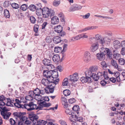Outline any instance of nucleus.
<instances>
[{
  "instance_id": "1",
  "label": "nucleus",
  "mask_w": 125,
  "mask_h": 125,
  "mask_svg": "<svg viewBox=\"0 0 125 125\" xmlns=\"http://www.w3.org/2000/svg\"><path fill=\"white\" fill-rule=\"evenodd\" d=\"M59 81V79L54 80L43 78L41 82L44 85L48 86V88L51 93H52L54 91L56 85L58 83Z\"/></svg>"
},
{
  "instance_id": "2",
  "label": "nucleus",
  "mask_w": 125,
  "mask_h": 125,
  "mask_svg": "<svg viewBox=\"0 0 125 125\" xmlns=\"http://www.w3.org/2000/svg\"><path fill=\"white\" fill-rule=\"evenodd\" d=\"M30 119L32 121V125H45L47 122L42 120H40L38 121V116L33 113H30L29 114Z\"/></svg>"
},
{
  "instance_id": "3",
  "label": "nucleus",
  "mask_w": 125,
  "mask_h": 125,
  "mask_svg": "<svg viewBox=\"0 0 125 125\" xmlns=\"http://www.w3.org/2000/svg\"><path fill=\"white\" fill-rule=\"evenodd\" d=\"M42 9V15L44 18H47L49 16L52 17L55 15V12L54 11L47 7H44Z\"/></svg>"
},
{
  "instance_id": "4",
  "label": "nucleus",
  "mask_w": 125,
  "mask_h": 125,
  "mask_svg": "<svg viewBox=\"0 0 125 125\" xmlns=\"http://www.w3.org/2000/svg\"><path fill=\"white\" fill-rule=\"evenodd\" d=\"M90 41L91 42L90 50L91 52H94L98 49L99 45L94 37L91 38Z\"/></svg>"
},
{
  "instance_id": "5",
  "label": "nucleus",
  "mask_w": 125,
  "mask_h": 125,
  "mask_svg": "<svg viewBox=\"0 0 125 125\" xmlns=\"http://www.w3.org/2000/svg\"><path fill=\"white\" fill-rule=\"evenodd\" d=\"M37 105L34 104V103L32 102H30L28 104H24V108L26 109L28 111L34 110H36V111H37Z\"/></svg>"
},
{
  "instance_id": "6",
  "label": "nucleus",
  "mask_w": 125,
  "mask_h": 125,
  "mask_svg": "<svg viewBox=\"0 0 125 125\" xmlns=\"http://www.w3.org/2000/svg\"><path fill=\"white\" fill-rule=\"evenodd\" d=\"M100 52L104 56L105 55L107 54L109 56V58H111V57L112 55L109 49L107 48H101Z\"/></svg>"
},
{
  "instance_id": "7",
  "label": "nucleus",
  "mask_w": 125,
  "mask_h": 125,
  "mask_svg": "<svg viewBox=\"0 0 125 125\" xmlns=\"http://www.w3.org/2000/svg\"><path fill=\"white\" fill-rule=\"evenodd\" d=\"M79 79L78 73H73L71 77V81L73 83H72L71 84L73 86H75L76 83L75 82L78 81Z\"/></svg>"
},
{
  "instance_id": "8",
  "label": "nucleus",
  "mask_w": 125,
  "mask_h": 125,
  "mask_svg": "<svg viewBox=\"0 0 125 125\" xmlns=\"http://www.w3.org/2000/svg\"><path fill=\"white\" fill-rule=\"evenodd\" d=\"M91 59V54L90 52L88 51L85 52L83 57V61L85 62H88L90 61Z\"/></svg>"
},
{
  "instance_id": "9",
  "label": "nucleus",
  "mask_w": 125,
  "mask_h": 125,
  "mask_svg": "<svg viewBox=\"0 0 125 125\" xmlns=\"http://www.w3.org/2000/svg\"><path fill=\"white\" fill-rule=\"evenodd\" d=\"M51 72L47 70H44L43 72L44 77H46L47 79L52 80L51 79L52 73Z\"/></svg>"
},
{
  "instance_id": "10",
  "label": "nucleus",
  "mask_w": 125,
  "mask_h": 125,
  "mask_svg": "<svg viewBox=\"0 0 125 125\" xmlns=\"http://www.w3.org/2000/svg\"><path fill=\"white\" fill-rule=\"evenodd\" d=\"M80 80L83 83H90L92 82L91 78L87 76L83 77L80 78Z\"/></svg>"
},
{
  "instance_id": "11",
  "label": "nucleus",
  "mask_w": 125,
  "mask_h": 125,
  "mask_svg": "<svg viewBox=\"0 0 125 125\" xmlns=\"http://www.w3.org/2000/svg\"><path fill=\"white\" fill-rule=\"evenodd\" d=\"M50 17L51 19V22L52 24L55 25L58 23L59 20L58 17L54 15Z\"/></svg>"
},
{
  "instance_id": "12",
  "label": "nucleus",
  "mask_w": 125,
  "mask_h": 125,
  "mask_svg": "<svg viewBox=\"0 0 125 125\" xmlns=\"http://www.w3.org/2000/svg\"><path fill=\"white\" fill-rule=\"evenodd\" d=\"M51 71L52 72V75L51 76V79L54 80H56L59 79H56L58 77V72L56 70V71H54L53 70H51Z\"/></svg>"
},
{
  "instance_id": "13",
  "label": "nucleus",
  "mask_w": 125,
  "mask_h": 125,
  "mask_svg": "<svg viewBox=\"0 0 125 125\" xmlns=\"http://www.w3.org/2000/svg\"><path fill=\"white\" fill-rule=\"evenodd\" d=\"M98 28V26H92L87 27L84 29H82L81 30L78 31L79 32H84L88 30H91L95 29Z\"/></svg>"
},
{
  "instance_id": "14",
  "label": "nucleus",
  "mask_w": 125,
  "mask_h": 125,
  "mask_svg": "<svg viewBox=\"0 0 125 125\" xmlns=\"http://www.w3.org/2000/svg\"><path fill=\"white\" fill-rule=\"evenodd\" d=\"M44 101H42L39 103L38 106L37 105V111H36V112H38L39 110H42V108L44 107Z\"/></svg>"
},
{
  "instance_id": "15",
  "label": "nucleus",
  "mask_w": 125,
  "mask_h": 125,
  "mask_svg": "<svg viewBox=\"0 0 125 125\" xmlns=\"http://www.w3.org/2000/svg\"><path fill=\"white\" fill-rule=\"evenodd\" d=\"M82 7L80 6H78L76 4L72 5L71 7V11H74L76 10L80 9Z\"/></svg>"
},
{
  "instance_id": "16",
  "label": "nucleus",
  "mask_w": 125,
  "mask_h": 125,
  "mask_svg": "<svg viewBox=\"0 0 125 125\" xmlns=\"http://www.w3.org/2000/svg\"><path fill=\"white\" fill-rule=\"evenodd\" d=\"M113 44L114 47L115 49H118L121 47L120 42L118 40L114 41L113 42Z\"/></svg>"
},
{
  "instance_id": "17",
  "label": "nucleus",
  "mask_w": 125,
  "mask_h": 125,
  "mask_svg": "<svg viewBox=\"0 0 125 125\" xmlns=\"http://www.w3.org/2000/svg\"><path fill=\"white\" fill-rule=\"evenodd\" d=\"M97 59L100 61L104 60L105 56L101 52L100 53H97L96 55Z\"/></svg>"
},
{
  "instance_id": "18",
  "label": "nucleus",
  "mask_w": 125,
  "mask_h": 125,
  "mask_svg": "<svg viewBox=\"0 0 125 125\" xmlns=\"http://www.w3.org/2000/svg\"><path fill=\"white\" fill-rule=\"evenodd\" d=\"M22 114H23V113L20 112H16L13 113L14 116L16 119H20Z\"/></svg>"
},
{
  "instance_id": "19",
  "label": "nucleus",
  "mask_w": 125,
  "mask_h": 125,
  "mask_svg": "<svg viewBox=\"0 0 125 125\" xmlns=\"http://www.w3.org/2000/svg\"><path fill=\"white\" fill-rule=\"evenodd\" d=\"M55 31L56 32L58 33H60L63 30V28L62 26L59 25L55 27L54 28Z\"/></svg>"
},
{
  "instance_id": "20",
  "label": "nucleus",
  "mask_w": 125,
  "mask_h": 125,
  "mask_svg": "<svg viewBox=\"0 0 125 125\" xmlns=\"http://www.w3.org/2000/svg\"><path fill=\"white\" fill-rule=\"evenodd\" d=\"M113 74L114 76L116 77L117 81L118 82H120L121 79L120 77V73L117 71H115L114 73Z\"/></svg>"
},
{
  "instance_id": "21",
  "label": "nucleus",
  "mask_w": 125,
  "mask_h": 125,
  "mask_svg": "<svg viewBox=\"0 0 125 125\" xmlns=\"http://www.w3.org/2000/svg\"><path fill=\"white\" fill-rule=\"evenodd\" d=\"M54 43L57 44L60 42L61 41V38L59 36H56L54 37L53 39Z\"/></svg>"
},
{
  "instance_id": "22",
  "label": "nucleus",
  "mask_w": 125,
  "mask_h": 125,
  "mask_svg": "<svg viewBox=\"0 0 125 125\" xmlns=\"http://www.w3.org/2000/svg\"><path fill=\"white\" fill-rule=\"evenodd\" d=\"M53 61L56 62H58L60 60V58L59 56L57 54L54 55L52 58Z\"/></svg>"
},
{
  "instance_id": "23",
  "label": "nucleus",
  "mask_w": 125,
  "mask_h": 125,
  "mask_svg": "<svg viewBox=\"0 0 125 125\" xmlns=\"http://www.w3.org/2000/svg\"><path fill=\"white\" fill-rule=\"evenodd\" d=\"M11 115V113L10 112L7 113H5L3 114H2L1 115L2 116L3 118L5 119L8 120L10 116Z\"/></svg>"
},
{
  "instance_id": "24",
  "label": "nucleus",
  "mask_w": 125,
  "mask_h": 125,
  "mask_svg": "<svg viewBox=\"0 0 125 125\" xmlns=\"http://www.w3.org/2000/svg\"><path fill=\"white\" fill-rule=\"evenodd\" d=\"M43 63L45 65L48 66L51 64L52 62L51 61L46 59H44L42 61Z\"/></svg>"
},
{
  "instance_id": "25",
  "label": "nucleus",
  "mask_w": 125,
  "mask_h": 125,
  "mask_svg": "<svg viewBox=\"0 0 125 125\" xmlns=\"http://www.w3.org/2000/svg\"><path fill=\"white\" fill-rule=\"evenodd\" d=\"M36 14L38 16L42 15V9L41 8H37L36 11Z\"/></svg>"
},
{
  "instance_id": "26",
  "label": "nucleus",
  "mask_w": 125,
  "mask_h": 125,
  "mask_svg": "<svg viewBox=\"0 0 125 125\" xmlns=\"http://www.w3.org/2000/svg\"><path fill=\"white\" fill-rule=\"evenodd\" d=\"M43 97L41 95H34V98L36 100H38V101H43Z\"/></svg>"
},
{
  "instance_id": "27",
  "label": "nucleus",
  "mask_w": 125,
  "mask_h": 125,
  "mask_svg": "<svg viewBox=\"0 0 125 125\" xmlns=\"http://www.w3.org/2000/svg\"><path fill=\"white\" fill-rule=\"evenodd\" d=\"M13 104L16 107L20 108H24V105H21L20 103H13Z\"/></svg>"
},
{
  "instance_id": "28",
  "label": "nucleus",
  "mask_w": 125,
  "mask_h": 125,
  "mask_svg": "<svg viewBox=\"0 0 125 125\" xmlns=\"http://www.w3.org/2000/svg\"><path fill=\"white\" fill-rule=\"evenodd\" d=\"M7 101L6 102V105L7 106H13V102H12V100H11L10 99H7Z\"/></svg>"
},
{
  "instance_id": "29",
  "label": "nucleus",
  "mask_w": 125,
  "mask_h": 125,
  "mask_svg": "<svg viewBox=\"0 0 125 125\" xmlns=\"http://www.w3.org/2000/svg\"><path fill=\"white\" fill-rule=\"evenodd\" d=\"M37 7L33 4H31L30 5L29 8L30 10L32 11H34L36 10Z\"/></svg>"
},
{
  "instance_id": "30",
  "label": "nucleus",
  "mask_w": 125,
  "mask_h": 125,
  "mask_svg": "<svg viewBox=\"0 0 125 125\" xmlns=\"http://www.w3.org/2000/svg\"><path fill=\"white\" fill-rule=\"evenodd\" d=\"M2 109V111H1V114H3L5 113H7L9 112L8 111H9V110L6 107L4 106V107H0Z\"/></svg>"
},
{
  "instance_id": "31",
  "label": "nucleus",
  "mask_w": 125,
  "mask_h": 125,
  "mask_svg": "<svg viewBox=\"0 0 125 125\" xmlns=\"http://www.w3.org/2000/svg\"><path fill=\"white\" fill-rule=\"evenodd\" d=\"M104 72L103 73H102L100 72H98L97 74L98 79H103L104 78Z\"/></svg>"
},
{
  "instance_id": "32",
  "label": "nucleus",
  "mask_w": 125,
  "mask_h": 125,
  "mask_svg": "<svg viewBox=\"0 0 125 125\" xmlns=\"http://www.w3.org/2000/svg\"><path fill=\"white\" fill-rule=\"evenodd\" d=\"M62 51H63L62 50V47H55L54 49V52L56 53H58L61 52Z\"/></svg>"
},
{
  "instance_id": "33",
  "label": "nucleus",
  "mask_w": 125,
  "mask_h": 125,
  "mask_svg": "<svg viewBox=\"0 0 125 125\" xmlns=\"http://www.w3.org/2000/svg\"><path fill=\"white\" fill-rule=\"evenodd\" d=\"M4 14L6 18H9L10 17V14L8 10L5 9L4 10Z\"/></svg>"
},
{
  "instance_id": "34",
  "label": "nucleus",
  "mask_w": 125,
  "mask_h": 125,
  "mask_svg": "<svg viewBox=\"0 0 125 125\" xmlns=\"http://www.w3.org/2000/svg\"><path fill=\"white\" fill-rule=\"evenodd\" d=\"M111 62L114 68H115L117 67L118 64L116 61L112 59L111 61Z\"/></svg>"
},
{
  "instance_id": "35",
  "label": "nucleus",
  "mask_w": 125,
  "mask_h": 125,
  "mask_svg": "<svg viewBox=\"0 0 125 125\" xmlns=\"http://www.w3.org/2000/svg\"><path fill=\"white\" fill-rule=\"evenodd\" d=\"M118 62L119 64L121 65H124L125 63V59L122 58H120L119 59Z\"/></svg>"
},
{
  "instance_id": "36",
  "label": "nucleus",
  "mask_w": 125,
  "mask_h": 125,
  "mask_svg": "<svg viewBox=\"0 0 125 125\" xmlns=\"http://www.w3.org/2000/svg\"><path fill=\"white\" fill-rule=\"evenodd\" d=\"M60 3V0H54L53 2V5L55 6H58Z\"/></svg>"
},
{
  "instance_id": "37",
  "label": "nucleus",
  "mask_w": 125,
  "mask_h": 125,
  "mask_svg": "<svg viewBox=\"0 0 125 125\" xmlns=\"http://www.w3.org/2000/svg\"><path fill=\"white\" fill-rule=\"evenodd\" d=\"M52 38L50 36H47L45 38V40L47 43H51L52 42Z\"/></svg>"
},
{
  "instance_id": "38",
  "label": "nucleus",
  "mask_w": 125,
  "mask_h": 125,
  "mask_svg": "<svg viewBox=\"0 0 125 125\" xmlns=\"http://www.w3.org/2000/svg\"><path fill=\"white\" fill-rule=\"evenodd\" d=\"M98 69V67L97 66H94L90 67V70H91L93 72H95Z\"/></svg>"
},
{
  "instance_id": "39",
  "label": "nucleus",
  "mask_w": 125,
  "mask_h": 125,
  "mask_svg": "<svg viewBox=\"0 0 125 125\" xmlns=\"http://www.w3.org/2000/svg\"><path fill=\"white\" fill-rule=\"evenodd\" d=\"M114 58L116 60H118L120 57V54L118 52L115 53L113 55Z\"/></svg>"
},
{
  "instance_id": "40",
  "label": "nucleus",
  "mask_w": 125,
  "mask_h": 125,
  "mask_svg": "<svg viewBox=\"0 0 125 125\" xmlns=\"http://www.w3.org/2000/svg\"><path fill=\"white\" fill-rule=\"evenodd\" d=\"M28 8L27 5L25 4H23L21 6V9L23 10H26Z\"/></svg>"
},
{
  "instance_id": "41",
  "label": "nucleus",
  "mask_w": 125,
  "mask_h": 125,
  "mask_svg": "<svg viewBox=\"0 0 125 125\" xmlns=\"http://www.w3.org/2000/svg\"><path fill=\"white\" fill-rule=\"evenodd\" d=\"M92 77L95 81H97L98 80L97 75L94 73H93L92 74Z\"/></svg>"
},
{
  "instance_id": "42",
  "label": "nucleus",
  "mask_w": 125,
  "mask_h": 125,
  "mask_svg": "<svg viewBox=\"0 0 125 125\" xmlns=\"http://www.w3.org/2000/svg\"><path fill=\"white\" fill-rule=\"evenodd\" d=\"M80 39V34H79L75 37H72L71 40L74 41L79 40Z\"/></svg>"
},
{
  "instance_id": "43",
  "label": "nucleus",
  "mask_w": 125,
  "mask_h": 125,
  "mask_svg": "<svg viewBox=\"0 0 125 125\" xmlns=\"http://www.w3.org/2000/svg\"><path fill=\"white\" fill-rule=\"evenodd\" d=\"M20 119L21 121L23 122V123L24 122L26 121V120H28L27 117L26 116H24L23 114L22 115Z\"/></svg>"
},
{
  "instance_id": "44",
  "label": "nucleus",
  "mask_w": 125,
  "mask_h": 125,
  "mask_svg": "<svg viewBox=\"0 0 125 125\" xmlns=\"http://www.w3.org/2000/svg\"><path fill=\"white\" fill-rule=\"evenodd\" d=\"M68 79L66 78H65L63 81L62 82V85L63 86H67L68 84Z\"/></svg>"
},
{
  "instance_id": "45",
  "label": "nucleus",
  "mask_w": 125,
  "mask_h": 125,
  "mask_svg": "<svg viewBox=\"0 0 125 125\" xmlns=\"http://www.w3.org/2000/svg\"><path fill=\"white\" fill-rule=\"evenodd\" d=\"M29 19L31 23L34 24L35 23L36 20L34 17L33 16H30Z\"/></svg>"
},
{
  "instance_id": "46",
  "label": "nucleus",
  "mask_w": 125,
  "mask_h": 125,
  "mask_svg": "<svg viewBox=\"0 0 125 125\" xmlns=\"http://www.w3.org/2000/svg\"><path fill=\"white\" fill-rule=\"evenodd\" d=\"M33 92L35 94V95L40 94V89L38 88H37L34 89L33 91Z\"/></svg>"
},
{
  "instance_id": "47",
  "label": "nucleus",
  "mask_w": 125,
  "mask_h": 125,
  "mask_svg": "<svg viewBox=\"0 0 125 125\" xmlns=\"http://www.w3.org/2000/svg\"><path fill=\"white\" fill-rule=\"evenodd\" d=\"M69 90H64L63 92V93L64 95L66 96H68L70 94L69 93Z\"/></svg>"
},
{
  "instance_id": "48",
  "label": "nucleus",
  "mask_w": 125,
  "mask_h": 125,
  "mask_svg": "<svg viewBox=\"0 0 125 125\" xmlns=\"http://www.w3.org/2000/svg\"><path fill=\"white\" fill-rule=\"evenodd\" d=\"M9 121L11 125H17L16 122L12 118L10 119Z\"/></svg>"
},
{
  "instance_id": "49",
  "label": "nucleus",
  "mask_w": 125,
  "mask_h": 125,
  "mask_svg": "<svg viewBox=\"0 0 125 125\" xmlns=\"http://www.w3.org/2000/svg\"><path fill=\"white\" fill-rule=\"evenodd\" d=\"M72 109L75 111H76V112L78 114L77 111L79 109V106L78 105H74L72 108Z\"/></svg>"
},
{
  "instance_id": "50",
  "label": "nucleus",
  "mask_w": 125,
  "mask_h": 125,
  "mask_svg": "<svg viewBox=\"0 0 125 125\" xmlns=\"http://www.w3.org/2000/svg\"><path fill=\"white\" fill-rule=\"evenodd\" d=\"M80 38H87L88 36L86 34V33H83L80 34Z\"/></svg>"
},
{
  "instance_id": "51",
  "label": "nucleus",
  "mask_w": 125,
  "mask_h": 125,
  "mask_svg": "<svg viewBox=\"0 0 125 125\" xmlns=\"http://www.w3.org/2000/svg\"><path fill=\"white\" fill-rule=\"evenodd\" d=\"M75 121H79V122H82L83 121V119L81 117H77L76 118H75Z\"/></svg>"
},
{
  "instance_id": "52",
  "label": "nucleus",
  "mask_w": 125,
  "mask_h": 125,
  "mask_svg": "<svg viewBox=\"0 0 125 125\" xmlns=\"http://www.w3.org/2000/svg\"><path fill=\"white\" fill-rule=\"evenodd\" d=\"M9 1H6L4 3L3 6L5 8H6L9 6Z\"/></svg>"
},
{
  "instance_id": "53",
  "label": "nucleus",
  "mask_w": 125,
  "mask_h": 125,
  "mask_svg": "<svg viewBox=\"0 0 125 125\" xmlns=\"http://www.w3.org/2000/svg\"><path fill=\"white\" fill-rule=\"evenodd\" d=\"M11 6L15 9H17L19 8L18 5L15 3H13L11 4Z\"/></svg>"
},
{
  "instance_id": "54",
  "label": "nucleus",
  "mask_w": 125,
  "mask_h": 125,
  "mask_svg": "<svg viewBox=\"0 0 125 125\" xmlns=\"http://www.w3.org/2000/svg\"><path fill=\"white\" fill-rule=\"evenodd\" d=\"M26 100L29 101L32 100L33 98L30 95H29L26 96L25 98Z\"/></svg>"
},
{
  "instance_id": "55",
  "label": "nucleus",
  "mask_w": 125,
  "mask_h": 125,
  "mask_svg": "<svg viewBox=\"0 0 125 125\" xmlns=\"http://www.w3.org/2000/svg\"><path fill=\"white\" fill-rule=\"evenodd\" d=\"M59 122L61 125H67L66 122L62 120H59Z\"/></svg>"
},
{
  "instance_id": "56",
  "label": "nucleus",
  "mask_w": 125,
  "mask_h": 125,
  "mask_svg": "<svg viewBox=\"0 0 125 125\" xmlns=\"http://www.w3.org/2000/svg\"><path fill=\"white\" fill-rule=\"evenodd\" d=\"M101 64L103 68H106L107 66L106 63L105 61L102 62H101Z\"/></svg>"
},
{
  "instance_id": "57",
  "label": "nucleus",
  "mask_w": 125,
  "mask_h": 125,
  "mask_svg": "<svg viewBox=\"0 0 125 125\" xmlns=\"http://www.w3.org/2000/svg\"><path fill=\"white\" fill-rule=\"evenodd\" d=\"M39 26L38 25H36L34 26V31L36 33L37 32L39 29Z\"/></svg>"
},
{
  "instance_id": "58",
  "label": "nucleus",
  "mask_w": 125,
  "mask_h": 125,
  "mask_svg": "<svg viewBox=\"0 0 125 125\" xmlns=\"http://www.w3.org/2000/svg\"><path fill=\"white\" fill-rule=\"evenodd\" d=\"M95 38L96 41V40H100L101 38V35L98 34H97L95 35Z\"/></svg>"
},
{
  "instance_id": "59",
  "label": "nucleus",
  "mask_w": 125,
  "mask_h": 125,
  "mask_svg": "<svg viewBox=\"0 0 125 125\" xmlns=\"http://www.w3.org/2000/svg\"><path fill=\"white\" fill-rule=\"evenodd\" d=\"M47 68H48V69H49L50 71L51 70H52V69H53V70H54L55 68L54 66L52 64H51L50 65H48Z\"/></svg>"
},
{
  "instance_id": "60",
  "label": "nucleus",
  "mask_w": 125,
  "mask_h": 125,
  "mask_svg": "<svg viewBox=\"0 0 125 125\" xmlns=\"http://www.w3.org/2000/svg\"><path fill=\"white\" fill-rule=\"evenodd\" d=\"M71 117H72V118H73V120H75V118H76L77 116L75 113H74L73 112H71Z\"/></svg>"
},
{
  "instance_id": "61",
  "label": "nucleus",
  "mask_w": 125,
  "mask_h": 125,
  "mask_svg": "<svg viewBox=\"0 0 125 125\" xmlns=\"http://www.w3.org/2000/svg\"><path fill=\"white\" fill-rule=\"evenodd\" d=\"M107 73L105 71L104 72V78L106 80H108L109 79V77L108 75L107 74Z\"/></svg>"
},
{
  "instance_id": "62",
  "label": "nucleus",
  "mask_w": 125,
  "mask_h": 125,
  "mask_svg": "<svg viewBox=\"0 0 125 125\" xmlns=\"http://www.w3.org/2000/svg\"><path fill=\"white\" fill-rule=\"evenodd\" d=\"M110 80L113 83H115L116 81V79L114 77L109 78Z\"/></svg>"
},
{
  "instance_id": "63",
  "label": "nucleus",
  "mask_w": 125,
  "mask_h": 125,
  "mask_svg": "<svg viewBox=\"0 0 125 125\" xmlns=\"http://www.w3.org/2000/svg\"><path fill=\"white\" fill-rule=\"evenodd\" d=\"M24 125H31V122L29 120H26L25 122L24 123Z\"/></svg>"
},
{
  "instance_id": "64",
  "label": "nucleus",
  "mask_w": 125,
  "mask_h": 125,
  "mask_svg": "<svg viewBox=\"0 0 125 125\" xmlns=\"http://www.w3.org/2000/svg\"><path fill=\"white\" fill-rule=\"evenodd\" d=\"M121 53L123 55H125V48H122L121 51Z\"/></svg>"
}]
</instances>
